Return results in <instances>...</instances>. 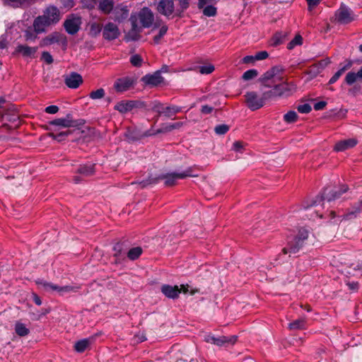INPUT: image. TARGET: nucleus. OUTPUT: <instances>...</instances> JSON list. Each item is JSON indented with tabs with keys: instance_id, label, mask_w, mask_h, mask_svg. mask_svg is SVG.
<instances>
[{
	"instance_id": "nucleus-1",
	"label": "nucleus",
	"mask_w": 362,
	"mask_h": 362,
	"mask_svg": "<svg viewBox=\"0 0 362 362\" xmlns=\"http://www.w3.org/2000/svg\"><path fill=\"white\" fill-rule=\"evenodd\" d=\"M349 190L347 185H343L340 190H336L335 189L326 187L323 192L315 199H312L306 205H304V208L310 209L312 211L310 218H314L315 217L322 218L325 215L323 214H319V210H312L313 207H317L319 205L324 207L325 202H330L339 199L343 193L346 192Z\"/></svg>"
},
{
	"instance_id": "nucleus-2",
	"label": "nucleus",
	"mask_w": 362,
	"mask_h": 362,
	"mask_svg": "<svg viewBox=\"0 0 362 362\" xmlns=\"http://www.w3.org/2000/svg\"><path fill=\"white\" fill-rule=\"evenodd\" d=\"M154 16L153 12L147 7L143 8L138 13V16L132 15L130 21L132 28L126 37L128 40H137L142 28H149L153 24Z\"/></svg>"
},
{
	"instance_id": "nucleus-3",
	"label": "nucleus",
	"mask_w": 362,
	"mask_h": 362,
	"mask_svg": "<svg viewBox=\"0 0 362 362\" xmlns=\"http://www.w3.org/2000/svg\"><path fill=\"white\" fill-rule=\"evenodd\" d=\"M61 18L60 12L55 6H49L42 16H37L33 22L34 30L36 33L45 32L46 28L56 24Z\"/></svg>"
},
{
	"instance_id": "nucleus-4",
	"label": "nucleus",
	"mask_w": 362,
	"mask_h": 362,
	"mask_svg": "<svg viewBox=\"0 0 362 362\" xmlns=\"http://www.w3.org/2000/svg\"><path fill=\"white\" fill-rule=\"evenodd\" d=\"M192 169L188 168L185 172L181 173H170V174H166V175H161L156 177H149L147 180H143L141 182H139V185L141 186L142 188L146 187L148 185L151 184H156L160 180H165V185L166 186H173L175 185L176 180L177 179H183L187 177H194L192 173Z\"/></svg>"
},
{
	"instance_id": "nucleus-5",
	"label": "nucleus",
	"mask_w": 362,
	"mask_h": 362,
	"mask_svg": "<svg viewBox=\"0 0 362 362\" xmlns=\"http://www.w3.org/2000/svg\"><path fill=\"white\" fill-rule=\"evenodd\" d=\"M308 238V230L305 228L299 229L298 233L288 240L287 245L283 248L284 254L291 255L297 253L304 245Z\"/></svg>"
},
{
	"instance_id": "nucleus-6",
	"label": "nucleus",
	"mask_w": 362,
	"mask_h": 362,
	"mask_svg": "<svg viewBox=\"0 0 362 362\" xmlns=\"http://www.w3.org/2000/svg\"><path fill=\"white\" fill-rule=\"evenodd\" d=\"M151 110L157 113L156 121L158 117L163 115L167 118H171L181 111V107L175 105L165 106L163 103L154 101L151 103Z\"/></svg>"
},
{
	"instance_id": "nucleus-7",
	"label": "nucleus",
	"mask_w": 362,
	"mask_h": 362,
	"mask_svg": "<svg viewBox=\"0 0 362 362\" xmlns=\"http://www.w3.org/2000/svg\"><path fill=\"white\" fill-rule=\"evenodd\" d=\"M36 284L41 286L45 291H48L49 290L57 291L59 295H64L66 293L70 292H77L79 289V286H59L52 283L47 282L42 279H38L36 281Z\"/></svg>"
},
{
	"instance_id": "nucleus-8",
	"label": "nucleus",
	"mask_w": 362,
	"mask_h": 362,
	"mask_svg": "<svg viewBox=\"0 0 362 362\" xmlns=\"http://www.w3.org/2000/svg\"><path fill=\"white\" fill-rule=\"evenodd\" d=\"M338 260L345 266L344 272L349 275H362V264L358 263H351V259L345 255H340Z\"/></svg>"
},
{
	"instance_id": "nucleus-9",
	"label": "nucleus",
	"mask_w": 362,
	"mask_h": 362,
	"mask_svg": "<svg viewBox=\"0 0 362 362\" xmlns=\"http://www.w3.org/2000/svg\"><path fill=\"white\" fill-rule=\"evenodd\" d=\"M245 97L247 106L252 111L257 110L265 105L262 95L259 96L255 91L247 92Z\"/></svg>"
},
{
	"instance_id": "nucleus-10",
	"label": "nucleus",
	"mask_w": 362,
	"mask_h": 362,
	"mask_svg": "<svg viewBox=\"0 0 362 362\" xmlns=\"http://www.w3.org/2000/svg\"><path fill=\"white\" fill-rule=\"evenodd\" d=\"M283 69L279 66H274L266 71L259 78L262 85L266 88H271L276 81V76L282 72Z\"/></svg>"
},
{
	"instance_id": "nucleus-11",
	"label": "nucleus",
	"mask_w": 362,
	"mask_h": 362,
	"mask_svg": "<svg viewBox=\"0 0 362 362\" xmlns=\"http://www.w3.org/2000/svg\"><path fill=\"white\" fill-rule=\"evenodd\" d=\"M136 80L134 77L125 76L117 78L114 83V88L118 93H123L134 87Z\"/></svg>"
},
{
	"instance_id": "nucleus-12",
	"label": "nucleus",
	"mask_w": 362,
	"mask_h": 362,
	"mask_svg": "<svg viewBox=\"0 0 362 362\" xmlns=\"http://www.w3.org/2000/svg\"><path fill=\"white\" fill-rule=\"evenodd\" d=\"M207 343L213 344L218 346H226L228 344H234L237 341V336L233 335L230 337L221 336L215 337L212 335H207L204 339Z\"/></svg>"
},
{
	"instance_id": "nucleus-13",
	"label": "nucleus",
	"mask_w": 362,
	"mask_h": 362,
	"mask_svg": "<svg viewBox=\"0 0 362 362\" xmlns=\"http://www.w3.org/2000/svg\"><path fill=\"white\" fill-rule=\"evenodd\" d=\"M81 18L78 16L71 15L64 23L65 30L69 35H75L80 29Z\"/></svg>"
},
{
	"instance_id": "nucleus-14",
	"label": "nucleus",
	"mask_w": 362,
	"mask_h": 362,
	"mask_svg": "<svg viewBox=\"0 0 362 362\" xmlns=\"http://www.w3.org/2000/svg\"><path fill=\"white\" fill-rule=\"evenodd\" d=\"M335 21L340 24H348L354 20L352 11L341 6L335 13Z\"/></svg>"
},
{
	"instance_id": "nucleus-15",
	"label": "nucleus",
	"mask_w": 362,
	"mask_h": 362,
	"mask_svg": "<svg viewBox=\"0 0 362 362\" xmlns=\"http://www.w3.org/2000/svg\"><path fill=\"white\" fill-rule=\"evenodd\" d=\"M119 35V30L117 25L113 23H107L103 29V36L108 41L114 40Z\"/></svg>"
},
{
	"instance_id": "nucleus-16",
	"label": "nucleus",
	"mask_w": 362,
	"mask_h": 362,
	"mask_svg": "<svg viewBox=\"0 0 362 362\" xmlns=\"http://www.w3.org/2000/svg\"><path fill=\"white\" fill-rule=\"evenodd\" d=\"M157 10L160 14L169 18L175 12L173 0H160Z\"/></svg>"
},
{
	"instance_id": "nucleus-17",
	"label": "nucleus",
	"mask_w": 362,
	"mask_h": 362,
	"mask_svg": "<svg viewBox=\"0 0 362 362\" xmlns=\"http://www.w3.org/2000/svg\"><path fill=\"white\" fill-rule=\"evenodd\" d=\"M153 135L150 130L141 132L137 129H129L125 133V137L129 142L138 141L144 137Z\"/></svg>"
},
{
	"instance_id": "nucleus-18",
	"label": "nucleus",
	"mask_w": 362,
	"mask_h": 362,
	"mask_svg": "<svg viewBox=\"0 0 362 362\" xmlns=\"http://www.w3.org/2000/svg\"><path fill=\"white\" fill-rule=\"evenodd\" d=\"M141 104L142 103L138 100H122L115 106V110L124 114L139 107Z\"/></svg>"
},
{
	"instance_id": "nucleus-19",
	"label": "nucleus",
	"mask_w": 362,
	"mask_h": 362,
	"mask_svg": "<svg viewBox=\"0 0 362 362\" xmlns=\"http://www.w3.org/2000/svg\"><path fill=\"white\" fill-rule=\"evenodd\" d=\"M275 86L279 97H288L296 90V85L293 83L282 82Z\"/></svg>"
},
{
	"instance_id": "nucleus-20",
	"label": "nucleus",
	"mask_w": 362,
	"mask_h": 362,
	"mask_svg": "<svg viewBox=\"0 0 362 362\" xmlns=\"http://www.w3.org/2000/svg\"><path fill=\"white\" fill-rule=\"evenodd\" d=\"M141 81L146 85L150 86H157L163 81L160 71H157L153 74H146L144 76Z\"/></svg>"
},
{
	"instance_id": "nucleus-21",
	"label": "nucleus",
	"mask_w": 362,
	"mask_h": 362,
	"mask_svg": "<svg viewBox=\"0 0 362 362\" xmlns=\"http://www.w3.org/2000/svg\"><path fill=\"white\" fill-rule=\"evenodd\" d=\"M64 83L70 88H76L83 83V78L79 74L71 72L64 76Z\"/></svg>"
},
{
	"instance_id": "nucleus-22",
	"label": "nucleus",
	"mask_w": 362,
	"mask_h": 362,
	"mask_svg": "<svg viewBox=\"0 0 362 362\" xmlns=\"http://www.w3.org/2000/svg\"><path fill=\"white\" fill-rule=\"evenodd\" d=\"M61 41L66 44V37L59 33L55 32L43 38L40 42V46H48L56 42H60Z\"/></svg>"
},
{
	"instance_id": "nucleus-23",
	"label": "nucleus",
	"mask_w": 362,
	"mask_h": 362,
	"mask_svg": "<svg viewBox=\"0 0 362 362\" xmlns=\"http://www.w3.org/2000/svg\"><path fill=\"white\" fill-rule=\"evenodd\" d=\"M161 292L168 298L175 299L179 297L181 290L177 286L164 284L160 288Z\"/></svg>"
},
{
	"instance_id": "nucleus-24",
	"label": "nucleus",
	"mask_w": 362,
	"mask_h": 362,
	"mask_svg": "<svg viewBox=\"0 0 362 362\" xmlns=\"http://www.w3.org/2000/svg\"><path fill=\"white\" fill-rule=\"evenodd\" d=\"M49 124L63 127H71L77 126L78 123L77 121L73 120L71 115L68 114L65 118H58L49 122Z\"/></svg>"
},
{
	"instance_id": "nucleus-25",
	"label": "nucleus",
	"mask_w": 362,
	"mask_h": 362,
	"mask_svg": "<svg viewBox=\"0 0 362 362\" xmlns=\"http://www.w3.org/2000/svg\"><path fill=\"white\" fill-rule=\"evenodd\" d=\"M358 141L356 139H349L337 141L334 147L335 151H344L347 149L354 148Z\"/></svg>"
},
{
	"instance_id": "nucleus-26",
	"label": "nucleus",
	"mask_w": 362,
	"mask_h": 362,
	"mask_svg": "<svg viewBox=\"0 0 362 362\" xmlns=\"http://www.w3.org/2000/svg\"><path fill=\"white\" fill-rule=\"evenodd\" d=\"M113 19L117 22H122L129 16V9L126 6H117L113 11Z\"/></svg>"
},
{
	"instance_id": "nucleus-27",
	"label": "nucleus",
	"mask_w": 362,
	"mask_h": 362,
	"mask_svg": "<svg viewBox=\"0 0 362 362\" xmlns=\"http://www.w3.org/2000/svg\"><path fill=\"white\" fill-rule=\"evenodd\" d=\"M37 51V47H29L27 45H19L16 48V52L22 54L23 57H34Z\"/></svg>"
},
{
	"instance_id": "nucleus-28",
	"label": "nucleus",
	"mask_w": 362,
	"mask_h": 362,
	"mask_svg": "<svg viewBox=\"0 0 362 362\" xmlns=\"http://www.w3.org/2000/svg\"><path fill=\"white\" fill-rule=\"evenodd\" d=\"M362 211V199L355 204L345 214L344 218L345 219H351L356 217L358 214Z\"/></svg>"
},
{
	"instance_id": "nucleus-29",
	"label": "nucleus",
	"mask_w": 362,
	"mask_h": 362,
	"mask_svg": "<svg viewBox=\"0 0 362 362\" xmlns=\"http://www.w3.org/2000/svg\"><path fill=\"white\" fill-rule=\"evenodd\" d=\"M352 61H347L346 64L344 66H343L340 69H339L329 79V83L332 84L335 83L346 70L349 69L352 66Z\"/></svg>"
},
{
	"instance_id": "nucleus-30",
	"label": "nucleus",
	"mask_w": 362,
	"mask_h": 362,
	"mask_svg": "<svg viewBox=\"0 0 362 362\" xmlns=\"http://www.w3.org/2000/svg\"><path fill=\"white\" fill-rule=\"evenodd\" d=\"M361 68L356 73L354 71H350L347 73L344 78L346 83L351 86L354 84L357 80L362 81V76L361 75Z\"/></svg>"
},
{
	"instance_id": "nucleus-31",
	"label": "nucleus",
	"mask_w": 362,
	"mask_h": 362,
	"mask_svg": "<svg viewBox=\"0 0 362 362\" xmlns=\"http://www.w3.org/2000/svg\"><path fill=\"white\" fill-rule=\"evenodd\" d=\"M287 36V32H277L271 39V45L272 46L276 47L279 45L282 44L286 40Z\"/></svg>"
},
{
	"instance_id": "nucleus-32",
	"label": "nucleus",
	"mask_w": 362,
	"mask_h": 362,
	"mask_svg": "<svg viewBox=\"0 0 362 362\" xmlns=\"http://www.w3.org/2000/svg\"><path fill=\"white\" fill-rule=\"evenodd\" d=\"M91 340L89 339H83L75 343L74 349L78 353L83 352L90 345Z\"/></svg>"
},
{
	"instance_id": "nucleus-33",
	"label": "nucleus",
	"mask_w": 362,
	"mask_h": 362,
	"mask_svg": "<svg viewBox=\"0 0 362 362\" xmlns=\"http://www.w3.org/2000/svg\"><path fill=\"white\" fill-rule=\"evenodd\" d=\"M76 173L85 177L90 176L95 173L94 165H80Z\"/></svg>"
},
{
	"instance_id": "nucleus-34",
	"label": "nucleus",
	"mask_w": 362,
	"mask_h": 362,
	"mask_svg": "<svg viewBox=\"0 0 362 362\" xmlns=\"http://www.w3.org/2000/svg\"><path fill=\"white\" fill-rule=\"evenodd\" d=\"M262 95L265 104L267 101L279 97L275 85L272 89L263 92Z\"/></svg>"
},
{
	"instance_id": "nucleus-35",
	"label": "nucleus",
	"mask_w": 362,
	"mask_h": 362,
	"mask_svg": "<svg viewBox=\"0 0 362 362\" xmlns=\"http://www.w3.org/2000/svg\"><path fill=\"white\" fill-rule=\"evenodd\" d=\"M15 332L19 337H25L30 333V329L25 324L18 321L15 324Z\"/></svg>"
},
{
	"instance_id": "nucleus-36",
	"label": "nucleus",
	"mask_w": 362,
	"mask_h": 362,
	"mask_svg": "<svg viewBox=\"0 0 362 362\" xmlns=\"http://www.w3.org/2000/svg\"><path fill=\"white\" fill-rule=\"evenodd\" d=\"M100 9L105 13H110L114 10V3L112 0H102L99 4Z\"/></svg>"
},
{
	"instance_id": "nucleus-37",
	"label": "nucleus",
	"mask_w": 362,
	"mask_h": 362,
	"mask_svg": "<svg viewBox=\"0 0 362 362\" xmlns=\"http://www.w3.org/2000/svg\"><path fill=\"white\" fill-rule=\"evenodd\" d=\"M305 320L304 318L298 319L288 325V328L291 330L304 329Z\"/></svg>"
},
{
	"instance_id": "nucleus-38",
	"label": "nucleus",
	"mask_w": 362,
	"mask_h": 362,
	"mask_svg": "<svg viewBox=\"0 0 362 362\" xmlns=\"http://www.w3.org/2000/svg\"><path fill=\"white\" fill-rule=\"evenodd\" d=\"M142 253V248L136 247L130 249L127 252V257L131 260H135L139 257Z\"/></svg>"
},
{
	"instance_id": "nucleus-39",
	"label": "nucleus",
	"mask_w": 362,
	"mask_h": 362,
	"mask_svg": "<svg viewBox=\"0 0 362 362\" xmlns=\"http://www.w3.org/2000/svg\"><path fill=\"white\" fill-rule=\"evenodd\" d=\"M103 27L100 23H92L90 25V35L96 37L102 30Z\"/></svg>"
},
{
	"instance_id": "nucleus-40",
	"label": "nucleus",
	"mask_w": 362,
	"mask_h": 362,
	"mask_svg": "<svg viewBox=\"0 0 362 362\" xmlns=\"http://www.w3.org/2000/svg\"><path fill=\"white\" fill-rule=\"evenodd\" d=\"M298 115L295 111H288L286 114L284 115V121L287 123H293L298 119Z\"/></svg>"
},
{
	"instance_id": "nucleus-41",
	"label": "nucleus",
	"mask_w": 362,
	"mask_h": 362,
	"mask_svg": "<svg viewBox=\"0 0 362 362\" xmlns=\"http://www.w3.org/2000/svg\"><path fill=\"white\" fill-rule=\"evenodd\" d=\"M168 31V26L164 25H163L158 32V34L155 35L153 37V42L156 45L159 44L161 38L166 34Z\"/></svg>"
},
{
	"instance_id": "nucleus-42",
	"label": "nucleus",
	"mask_w": 362,
	"mask_h": 362,
	"mask_svg": "<svg viewBox=\"0 0 362 362\" xmlns=\"http://www.w3.org/2000/svg\"><path fill=\"white\" fill-rule=\"evenodd\" d=\"M203 8V13L208 17L214 16L216 14V8L211 5H206Z\"/></svg>"
},
{
	"instance_id": "nucleus-43",
	"label": "nucleus",
	"mask_w": 362,
	"mask_h": 362,
	"mask_svg": "<svg viewBox=\"0 0 362 362\" xmlns=\"http://www.w3.org/2000/svg\"><path fill=\"white\" fill-rule=\"evenodd\" d=\"M105 96V90L103 88H99L95 90L91 91L89 94V97L93 100L101 99Z\"/></svg>"
},
{
	"instance_id": "nucleus-44",
	"label": "nucleus",
	"mask_w": 362,
	"mask_h": 362,
	"mask_svg": "<svg viewBox=\"0 0 362 362\" xmlns=\"http://www.w3.org/2000/svg\"><path fill=\"white\" fill-rule=\"evenodd\" d=\"M115 251L114 256L116 257L115 263H117V259L122 257L123 251V244L120 243H116L113 247Z\"/></svg>"
},
{
	"instance_id": "nucleus-45",
	"label": "nucleus",
	"mask_w": 362,
	"mask_h": 362,
	"mask_svg": "<svg viewBox=\"0 0 362 362\" xmlns=\"http://www.w3.org/2000/svg\"><path fill=\"white\" fill-rule=\"evenodd\" d=\"M303 43V37L297 35L287 45L288 49H292L296 45H300Z\"/></svg>"
},
{
	"instance_id": "nucleus-46",
	"label": "nucleus",
	"mask_w": 362,
	"mask_h": 362,
	"mask_svg": "<svg viewBox=\"0 0 362 362\" xmlns=\"http://www.w3.org/2000/svg\"><path fill=\"white\" fill-rule=\"evenodd\" d=\"M189 0H179V6L176 10V15L180 16L181 13L189 7Z\"/></svg>"
},
{
	"instance_id": "nucleus-47",
	"label": "nucleus",
	"mask_w": 362,
	"mask_h": 362,
	"mask_svg": "<svg viewBox=\"0 0 362 362\" xmlns=\"http://www.w3.org/2000/svg\"><path fill=\"white\" fill-rule=\"evenodd\" d=\"M229 130V126L225 124H218L215 127L214 132L218 135H224Z\"/></svg>"
},
{
	"instance_id": "nucleus-48",
	"label": "nucleus",
	"mask_w": 362,
	"mask_h": 362,
	"mask_svg": "<svg viewBox=\"0 0 362 362\" xmlns=\"http://www.w3.org/2000/svg\"><path fill=\"white\" fill-rule=\"evenodd\" d=\"M214 66L212 64H207L199 67V71L202 74H209L214 71Z\"/></svg>"
},
{
	"instance_id": "nucleus-49",
	"label": "nucleus",
	"mask_w": 362,
	"mask_h": 362,
	"mask_svg": "<svg viewBox=\"0 0 362 362\" xmlns=\"http://www.w3.org/2000/svg\"><path fill=\"white\" fill-rule=\"evenodd\" d=\"M258 75V72L256 69H250L246 71L243 75V78L245 81H248L255 78Z\"/></svg>"
},
{
	"instance_id": "nucleus-50",
	"label": "nucleus",
	"mask_w": 362,
	"mask_h": 362,
	"mask_svg": "<svg viewBox=\"0 0 362 362\" xmlns=\"http://www.w3.org/2000/svg\"><path fill=\"white\" fill-rule=\"evenodd\" d=\"M130 62L133 66L139 67L142 64L143 59L139 54H134L130 58Z\"/></svg>"
},
{
	"instance_id": "nucleus-51",
	"label": "nucleus",
	"mask_w": 362,
	"mask_h": 362,
	"mask_svg": "<svg viewBox=\"0 0 362 362\" xmlns=\"http://www.w3.org/2000/svg\"><path fill=\"white\" fill-rule=\"evenodd\" d=\"M189 286L188 284H182L180 290H181V292H183L184 293H189L190 295H194L195 293L199 292V290L198 288H193L189 290Z\"/></svg>"
},
{
	"instance_id": "nucleus-52",
	"label": "nucleus",
	"mask_w": 362,
	"mask_h": 362,
	"mask_svg": "<svg viewBox=\"0 0 362 362\" xmlns=\"http://www.w3.org/2000/svg\"><path fill=\"white\" fill-rule=\"evenodd\" d=\"M297 110L300 113L308 114L311 111L312 107L309 104L305 103L303 105H299L297 107Z\"/></svg>"
},
{
	"instance_id": "nucleus-53",
	"label": "nucleus",
	"mask_w": 362,
	"mask_h": 362,
	"mask_svg": "<svg viewBox=\"0 0 362 362\" xmlns=\"http://www.w3.org/2000/svg\"><path fill=\"white\" fill-rule=\"evenodd\" d=\"M77 132L78 133H80V131L78 129L74 130V131H66V132H62L57 134V141H62L64 140L65 137L68 136L69 134H71L72 132Z\"/></svg>"
},
{
	"instance_id": "nucleus-54",
	"label": "nucleus",
	"mask_w": 362,
	"mask_h": 362,
	"mask_svg": "<svg viewBox=\"0 0 362 362\" xmlns=\"http://www.w3.org/2000/svg\"><path fill=\"white\" fill-rule=\"evenodd\" d=\"M322 70L320 68H319L316 64H313L310 67L308 74H310L313 77H315Z\"/></svg>"
},
{
	"instance_id": "nucleus-55",
	"label": "nucleus",
	"mask_w": 362,
	"mask_h": 362,
	"mask_svg": "<svg viewBox=\"0 0 362 362\" xmlns=\"http://www.w3.org/2000/svg\"><path fill=\"white\" fill-rule=\"evenodd\" d=\"M173 131L170 127V124H163L160 129H157L155 132H151L153 135L160 134V133H165Z\"/></svg>"
},
{
	"instance_id": "nucleus-56",
	"label": "nucleus",
	"mask_w": 362,
	"mask_h": 362,
	"mask_svg": "<svg viewBox=\"0 0 362 362\" xmlns=\"http://www.w3.org/2000/svg\"><path fill=\"white\" fill-rule=\"evenodd\" d=\"M42 59L45 61L47 64H51L53 62V58L49 52H43L42 53Z\"/></svg>"
},
{
	"instance_id": "nucleus-57",
	"label": "nucleus",
	"mask_w": 362,
	"mask_h": 362,
	"mask_svg": "<svg viewBox=\"0 0 362 362\" xmlns=\"http://www.w3.org/2000/svg\"><path fill=\"white\" fill-rule=\"evenodd\" d=\"M322 0H306L308 3V11H312L314 8H315Z\"/></svg>"
},
{
	"instance_id": "nucleus-58",
	"label": "nucleus",
	"mask_w": 362,
	"mask_h": 362,
	"mask_svg": "<svg viewBox=\"0 0 362 362\" xmlns=\"http://www.w3.org/2000/svg\"><path fill=\"white\" fill-rule=\"evenodd\" d=\"M268 57H269V54L267 52L261 51V52H257L255 55V59H256V61L257 60H262V59H267Z\"/></svg>"
},
{
	"instance_id": "nucleus-59",
	"label": "nucleus",
	"mask_w": 362,
	"mask_h": 362,
	"mask_svg": "<svg viewBox=\"0 0 362 362\" xmlns=\"http://www.w3.org/2000/svg\"><path fill=\"white\" fill-rule=\"evenodd\" d=\"M82 4L84 7L88 8H93L96 4L95 0H82Z\"/></svg>"
},
{
	"instance_id": "nucleus-60",
	"label": "nucleus",
	"mask_w": 362,
	"mask_h": 362,
	"mask_svg": "<svg viewBox=\"0 0 362 362\" xmlns=\"http://www.w3.org/2000/svg\"><path fill=\"white\" fill-rule=\"evenodd\" d=\"M134 340L136 343H140L146 340L144 333H139L134 335Z\"/></svg>"
},
{
	"instance_id": "nucleus-61",
	"label": "nucleus",
	"mask_w": 362,
	"mask_h": 362,
	"mask_svg": "<svg viewBox=\"0 0 362 362\" xmlns=\"http://www.w3.org/2000/svg\"><path fill=\"white\" fill-rule=\"evenodd\" d=\"M330 59L329 58L320 61L315 64L322 71L328 64H330Z\"/></svg>"
},
{
	"instance_id": "nucleus-62",
	"label": "nucleus",
	"mask_w": 362,
	"mask_h": 362,
	"mask_svg": "<svg viewBox=\"0 0 362 362\" xmlns=\"http://www.w3.org/2000/svg\"><path fill=\"white\" fill-rule=\"evenodd\" d=\"M244 148V144L242 141H237L233 143V149L235 151H240Z\"/></svg>"
},
{
	"instance_id": "nucleus-63",
	"label": "nucleus",
	"mask_w": 362,
	"mask_h": 362,
	"mask_svg": "<svg viewBox=\"0 0 362 362\" xmlns=\"http://www.w3.org/2000/svg\"><path fill=\"white\" fill-rule=\"evenodd\" d=\"M59 111V107L57 105H50L45 108V112L48 114H56Z\"/></svg>"
},
{
	"instance_id": "nucleus-64",
	"label": "nucleus",
	"mask_w": 362,
	"mask_h": 362,
	"mask_svg": "<svg viewBox=\"0 0 362 362\" xmlns=\"http://www.w3.org/2000/svg\"><path fill=\"white\" fill-rule=\"evenodd\" d=\"M213 110H214L213 107L205 105L202 106L201 112L204 115H208V114H210L213 111Z\"/></svg>"
}]
</instances>
